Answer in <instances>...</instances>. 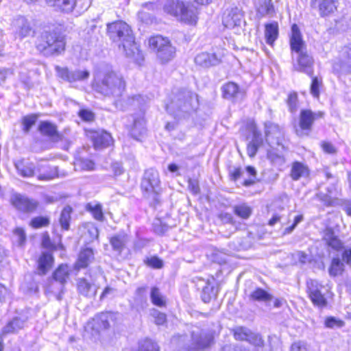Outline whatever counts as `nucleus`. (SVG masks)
Instances as JSON below:
<instances>
[{"label":"nucleus","instance_id":"38","mask_svg":"<svg viewBox=\"0 0 351 351\" xmlns=\"http://www.w3.org/2000/svg\"><path fill=\"white\" fill-rule=\"evenodd\" d=\"M344 263L339 257H334L328 269L330 276L335 277L341 275L344 271Z\"/></svg>","mask_w":351,"mask_h":351},{"label":"nucleus","instance_id":"56","mask_svg":"<svg viewBox=\"0 0 351 351\" xmlns=\"http://www.w3.org/2000/svg\"><path fill=\"white\" fill-rule=\"evenodd\" d=\"M322 84V81L317 77H313L311 85L310 91L311 95L316 98L319 96V86Z\"/></svg>","mask_w":351,"mask_h":351},{"label":"nucleus","instance_id":"55","mask_svg":"<svg viewBox=\"0 0 351 351\" xmlns=\"http://www.w3.org/2000/svg\"><path fill=\"white\" fill-rule=\"evenodd\" d=\"M291 351H312V349L306 342L298 341L292 344Z\"/></svg>","mask_w":351,"mask_h":351},{"label":"nucleus","instance_id":"29","mask_svg":"<svg viewBox=\"0 0 351 351\" xmlns=\"http://www.w3.org/2000/svg\"><path fill=\"white\" fill-rule=\"evenodd\" d=\"M25 321L19 317H14L0 331V337L3 338L7 335L14 333L24 327Z\"/></svg>","mask_w":351,"mask_h":351},{"label":"nucleus","instance_id":"5","mask_svg":"<svg viewBox=\"0 0 351 351\" xmlns=\"http://www.w3.org/2000/svg\"><path fill=\"white\" fill-rule=\"evenodd\" d=\"M149 47L156 56L157 60L161 64H167L176 56V47L171 41L160 35L154 36L149 39Z\"/></svg>","mask_w":351,"mask_h":351},{"label":"nucleus","instance_id":"4","mask_svg":"<svg viewBox=\"0 0 351 351\" xmlns=\"http://www.w3.org/2000/svg\"><path fill=\"white\" fill-rule=\"evenodd\" d=\"M108 34L113 42H120L127 55H130V48L134 45V38L130 26L125 22L116 21L108 24Z\"/></svg>","mask_w":351,"mask_h":351},{"label":"nucleus","instance_id":"14","mask_svg":"<svg viewBox=\"0 0 351 351\" xmlns=\"http://www.w3.org/2000/svg\"><path fill=\"white\" fill-rule=\"evenodd\" d=\"M70 276V269L66 264H61L53 273V280L59 283V286L57 288L58 294L57 299L61 300V293L63 292L64 285L66 283Z\"/></svg>","mask_w":351,"mask_h":351},{"label":"nucleus","instance_id":"52","mask_svg":"<svg viewBox=\"0 0 351 351\" xmlns=\"http://www.w3.org/2000/svg\"><path fill=\"white\" fill-rule=\"evenodd\" d=\"M325 326L328 328H341L344 322L334 317H328L325 319Z\"/></svg>","mask_w":351,"mask_h":351},{"label":"nucleus","instance_id":"41","mask_svg":"<svg viewBox=\"0 0 351 351\" xmlns=\"http://www.w3.org/2000/svg\"><path fill=\"white\" fill-rule=\"evenodd\" d=\"M136 351H160V348L156 342L147 338L139 341Z\"/></svg>","mask_w":351,"mask_h":351},{"label":"nucleus","instance_id":"24","mask_svg":"<svg viewBox=\"0 0 351 351\" xmlns=\"http://www.w3.org/2000/svg\"><path fill=\"white\" fill-rule=\"evenodd\" d=\"M220 60L215 53L202 52L197 54L195 58V62L196 64L204 68L215 66L218 64Z\"/></svg>","mask_w":351,"mask_h":351},{"label":"nucleus","instance_id":"39","mask_svg":"<svg viewBox=\"0 0 351 351\" xmlns=\"http://www.w3.org/2000/svg\"><path fill=\"white\" fill-rule=\"evenodd\" d=\"M250 298L254 301L267 302L271 301L273 297L264 289L256 288L251 293Z\"/></svg>","mask_w":351,"mask_h":351},{"label":"nucleus","instance_id":"2","mask_svg":"<svg viewBox=\"0 0 351 351\" xmlns=\"http://www.w3.org/2000/svg\"><path fill=\"white\" fill-rule=\"evenodd\" d=\"M36 49L43 55H59L65 49L64 36L55 31H44L38 38Z\"/></svg>","mask_w":351,"mask_h":351},{"label":"nucleus","instance_id":"45","mask_svg":"<svg viewBox=\"0 0 351 351\" xmlns=\"http://www.w3.org/2000/svg\"><path fill=\"white\" fill-rule=\"evenodd\" d=\"M72 208L69 206H65L62 210L60 217V223L62 228L64 230H68L69 228V221L71 219V213Z\"/></svg>","mask_w":351,"mask_h":351},{"label":"nucleus","instance_id":"15","mask_svg":"<svg viewBox=\"0 0 351 351\" xmlns=\"http://www.w3.org/2000/svg\"><path fill=\"white\" fill-rule=\"evenodd\" d=\"M290 47L292 55H297L301 52L307 51L306 46L302 39L300 29L295 24H293L291 27Z\"/></svg>","mask_w":351,"mask_h":351},{"label":"nucleus","instance_id":"6","mask_svg":"<svg viewBox=\"0 0 351 351\" xmlns=\"http://www.w3.org/2000/svg\"><path fill=\"white\" fill-rule=\"evenodd\" d=\"M324 116L321 111L313 112L303 109L300 112L298 125L295 126V131L298 136H308L311 132L315 121Z\"/></svg>","mask_w":351,"mask_h":351},{"label":"nucleus","instance_id":"18","mask_svg":"<svg viewBox=\"0 0 351 351\" xmlns=\"http://www.w3.org/2000/svg\"><path fill=\"white\" fill-rule=\"evenodd\" d=\"M318 2L319 14L326 17L333 14L337 9L338 0H311V6L315 8Z\"/></svg>","mask_w":351,"mask_h":351},{"label":"nucleus","instance_id":"61","mask_svg":"<svg viewBox=\"0 0 351 351\" xmlns=\"http://www.w3.org/2000/svg\"><path fill=\"white\" fill-rule=\"evenodd\" d=\"M171 343L176 345L178 348L184 349L181 346L182 343H190L191 340H189L188 337L185 335L174 336L171 339Z\"/></svg>","mask_w":351,"mask_h":351},{"label":"nucleus","instance_id":"31","mask_svg":"<svg viewBox=\"0 0 351 351\" xmlns=\"http://www.w3.org/2000/svg\"><path fill=\"white\" fill-rule=\"evenodd\" d=\"M15 167L18 173L23 177L29 178L34 175L35 165L32 162L21 160L16 162Z\"/></svg>","mask_w":351,"mask_h":351},{"label":"nucleus","instance_id":"43","mask_svg":"<svg viewBox=\"0 0 351 351\" xmlns=\"http://www.w3.org/2000/svg\"><path fill=\"white\" fill-rule=\"evenodd\" d=\"M239 92V86L233 82H228L222 86L223 96L226 99L234 98Z\"/></svg>","mask_w":351,"mask_h":351},{"label":"nucleus","instance_id":"51","mask_svg":"<svg viewBox=\"0 0 351 351\" xmlns=\"http://www.w3.org/2000/svg\"><path fill=\"white\" fill-rule=\"evenodd\" d=\"M36 120L37 116L35 114L24 117L22 119L23 130L25 133L29 132L31 128L36 123Z\"/></svg>","mask_w":351,"mask_h":351},{"label":"nucleus","instance_id":"60","mask_svg":"<svg viewBox=\"0 0 351 351\" xmlns=\"http://www.w3.org/2000/svg\"><path fill=\"white\" fill-rule=\"evenodd\" d=\"M77 164L82 170L90 171L94 169L95 164L89 159L80 158L77 160Z\"/></svg>","mask_w":351,"mask_h":351},{"label":"nucleus","instance_id":"7","mask_svg":"<svg viewBox=\"0 0 351 351\" xmlns=\"http://www.w3.org/2000/svg\"><path fill=\"white\" fill-rule=\"evenodd\" d=\"M160 183V180L158 171L151 168L145 171L141 186L142 190L146 194L153 193L154 199L157 200L158 189Z\"/></svg>","mask_w":351,"mask_h":351},{"label":"nucleus","instance_id":"3","mask_svg":"<svg viewBox=\"0 0 351 351\" xmlns=\"http://www.w3.org/2000/svg\"><path fill=\"white\" fill-rule=\"evenodd\" d=\"M123 77L114 72L106 73L104 77L96 83L95 90L105 96L119 97L125 90Z\"/></svg>","mask_w":351,"mask_h":351},{"label":"nucleus","instance_id":"57","mask_svg":"<svg viewBox=\"0 0 351 351\" xmlns=\"http://www.w3.org/2000/svg\"><path fill=\"white\" fill-rule=\"evenodd\" d=\"M287 104L291 112H296L298 109V95L296 93H292L289 95Z\"/></svg>","mask_w":351,"mask_h":351},{"label":"nucleus","instance_id":"23","mask_svg":"<svg viewBox=\"0 0 351 351\" xmlns=\"http://www.w3.org/2000/svg\"><path fill=\"white\" fill-rule=\"evenodd\" d=\"M309 174L310 170L306 165L298 161L291 164L289 176L293 180L297 181L302 178H306Z\"/></svg>","mask_w":351,"mask_h":351},{"label":"nucleus","instance_id":"36","mask_svg":"<svg viewBox=\"0 0 351 351\" xmlns=\"http://www.w3.org/2000/svg\"><path fill=\"white\" fill-rule=\"evenodd\" d=\"M278 35L277 23H269L265 25V37L266 42L269 45H273Z\"/></svg>","mask_w":351,"mask_h":351},{"label":"nucleus","instance_id":"11","mask_svg":"<svg viewBox=\"0 0 351 351\" xmlns=\"http://www.w3.org/2000/svg\"><path fill=\"white\" fill-rule=\"evenodd\" d=\"M308 296L313 304L318 307L323 308L326 306L327 300L322 293V285L315 280H308L306 282Z\"/></svg>","mask_w":351,"mask_h":351},{"label":"nucleus","instance_id":"21","mask_svg":"<svg viewBox=\"0 0 351 351\" xmlns=\"http://www.w3.org/2000/svg\"><path fill=\"white\" fill-rule=\"evenodd\" d=\"M132 125L130 130L131 136L138 140V138L145 132V120L144 119V112L141 110L140 113L136 117H132Z\"/></svg>","mask_w":351,"mask_h":351},{"label":"nucleus","instance_id":"13","mask_svg":"<svg viewBox=\"0 0 351 351\" xmlns=\"http://www.w3.org/2000/svg\"><path fill=\"white\" fill-rule=\"evenodd\" d=\"M86 136L90 138L95 149H101L110 146L112 143L110 134L105 131L86 130Z\"/></svg>","mask_w":351,"mask_h":351},{"label":"nucleus","instance_id":"64","mask_svg":"<svg viewBox=\"0 0 351 351\" xmlns=\"http://www.w3.org/2000/svg\"><path fill=\"white\" fill-rule=\"evenodd\" d=\"M344 57L347 59L348 62V72H351V43L346 46L343 49Z\"/></svg>","mask_w":351,"mask_h":351},{"label":"nucleus","instance_id":"37","mask_svg":"<svg viewBox=\"0 0 351 351\" xmlns=\"http://www.w3.org/2000/svg\"><path fill=\"white\" fill-rule=\"evenodd\" d=\"M214 280L215 279L213 277H212L211 279H208L205 282V286L203 287L201 298L202 301L205 303L209 302L215 295L213 285Z\"/></svg>","mask_w":351,"mask_h":351},{"label":"nucleus","instance_id":"27","mask_svg":"<svg viewBox=\"0 0 351 351\" xmlns=\"http://www.w3.org/2000/svg\"><path fill=\"white\" fill-rule=\"evenodd\" d=\"M256 8L257 13L261 16L272 17L276 14V9L272 0H258Z\"/></svg>","mask_w":351,"mask_h":351},{"label":"nucleus","instance_id":"44","mask_svg":"<svg viewBox=\"0 0 351 351\" xmlns=\"http://www.w3.org/2000/svg\"><path fill=\"white\" fill-rule=\"evenodd\" d=\"M252 210L246 204H241L234 206V213L242 219H248L252 215Z\"/></svg>","mask_w":351,"mask_h":351},{"label":"nucleus","instance_id":"59","mask_svg":"<svg viewBox=\"0 0 351 351\" xmlns=\"http://www.w3.org/2000/svg\"><path fill=\"white\" fill-rule=\"evenodd\" d=\"M246 171L249 174V176L252 177V178L245 180L243 182V185L245 186H250L255 183L256 177V171L254 167H253L252 166H247L246 167Z\"/></svg>","mask_w":351,"mask_h":351},{"label":"nucleus","instance_id":"47","mask_svg":"<svg viewBox=\"0 0 351 351\" xmlns=\"http://www.w3.org/2000/svg\"><path fill=\"white\" fill-rule=\"evenodd\" d=\"M250 330V328L245 326H236L232 329V332L236 340L243 341L246 340Z\"/></svg>","mask_w":351,"mask_h":351},{"label":"nucleus","instance_id":"42","mask_svg":"<svg viewBox=\"0 0 351 351\" xmlns=\"http://www.w3.org/2000/svg\"><path fill=\"white\" fill-rule=\"evenodd\" d=\"M127 241V236L125 234L114 235L110 239V244L114 250L121 252Z\"/></svg>","mask_w":351,"mask_h":351},{"label":"nucleus","instance_id":"35","mask_svg":"<svg viewBox=\"0 0 351 351\" xmlns=\"http://www.w3.org/2000/svg\"><path fill=\"white\" fill-rule=\"evenodd\" d=\"M156 8V6L154 3H145L142 6V9L138 12V19L145 23H152L154 21L153 15L147 12V10L153 11Z\"/></svg>","mask_w":351,"mask_h":351},{"label":"nucleus","instance_id":"9","mask_svg":"<svg viewBox=\"0 0 351 351\" xmlns=\"http://www.w3.org/2000/svg\"><path fill=\"white\" fill-rule=\"evenodd\" d=\"M213 342V337L203 331L193 332L190 343H182L185 350H200L208 348Z\"/></svg>","mask_w":351,"mask_h":351},{"label":"nucleus","instance_id":"53","mask_svg":"<svg viewBox=\"0 0 351 351\" xmlns=\"http://www.w3.org/2000/svg\"><path fill=\"white\" fill-rule=\"evenodd\" d=\"M145 263L154 269H160L163 266V262L157 256L147 257L144 260Z\"/></svg>","mask_w":351,"mask_h":351},{"label":"nucleus","instance_id":"46","mask_svg":"<svg viewBox=\"0 0 351 351\" xmlns=\"http://www.w3.org/2000/svg\"><path fill=\"white\" fill-rule=\"evenodd\" d=\"M245 341L249 342L254 346L263 347L264 346V340L259 333L253 332L250 330Z\"/></svg>","mask_w":351,"mask_h":351},{"label":"nucleus","instance_id":"8","mask_svg":"<svg viewBox=\"0 0 351 351\" xmlns=\"http://www.w3.org/2000/svg\"><path fill=\"white\" fill-rule=\"evenodd\" d=\"M293 68L294 71L302 72L313 76L314 59L307 51L297 55H292Z\"/></svg>","mask_w":351,"mask_h":351},{"label":"nucleus","instance_id":"17","mask_svg":"<svg viewBox=\"0 0 351 351\" xmlns=\"http://www.w3.org/2000/svg\"><path fill=\"white\" fill-rule=\"evenodd\" d=\"M265 136L269 145H282L283 131L278 125L271 122L265 123Z\"/></svg>","mask_w":351,"mask_h":351},{"label":"nucleus","instance_id":"10","mask_svg":"<svg viewBox=\"0 0 351 351\" xmlns=\"http://www.w3.org/2000/svg\"><path fill=\"white\" fill-rule=\"evenodd\" d=\"M10 203L16 210L25 213L35 211L39 205L37 200L20 193L12 194Z\"/></svg>","mask_w":351,"mask_h":351},{"label":"nucleus","instance_id":"58","mask_svg":"<svg viewBox=\"0 0 351 351\" xmlns=\"http://www.w3.org/2000/svg\"><path fill=\"white\" fill-rule=\"evenodd\" d=\"M58 176V167H53L51 168L49 172L46 173L40 174L38 176V180L49 181Z\"/></svg>","mask_w":351,"mask_h":351},{"label":"nucleus","instance_id":"12","mask_svg":"<svg viewBox=\"0 0 351 351\" xmlns=\"http://www.w3.org/2000/svg\"><path fill=\"white\" fill-rule=\"evenodd\" d=\"M56 71L59 77L69 83L85 80L90 75L89 72L86 70L69 71L66 67H60L59 66L56 67Z\"/></svg>","mask_w":351,"mask_h":351},{"label":"nucleus","instance_id":"32","mask_svg":"<svg viewBox=\"0 0 351 351\" xmlns=\"http://www.w3.org/2000/svg\"><path fill=\"white\" fill-rule=\"evenodd\" d=\"M184 2L179 0H166L163 5V10L165 13L178 18L180 11L183 8Z\"/></svg>","mask_w":351,"mask_h":351},{"label":"nucleus","instance_id":"25","mask_svg":"<svg viewBox=\"0 0 351 351\" xmlns=\"http://www.w3.org/2000/svg\"><path fill=\"white\" fill-rule=\"evenodd\" d=\"M54 259L50 252H43L38 261V274L45 275L52 267Z\"/></svg>","mask_w":351,"mask_h":351},{"label":"nucleus","instance_id":"22","mask_svg":"<svg viewBox=\"0 0 351 351\" xmlns=\"http://www.w3.org/2000/svg\"><path fill=\"white\" fill-rule=\"evenodd\" d=\"M119 317V314L117 313H101L94 318V321L100 328L108 329L117 324Z\"/></svg>","mask_w":351,"mask_h":351},{"label":"nucleus","instance_id":"34","mask_svg":"<svg viewBox=\"0 0 351 351\" xmlns=\"http://www.w3.org/2000/svg\"><path fill=\"white\" fill-rule=\"evenodd\" d=\"M46 2L49 5L66 12L73 11L76 4V0H46Z\"/></svg>","mask_w":351,"mask_h":351},{"label":"nucleus","instance_id":"62","mask_svg":"<svg viewBox=\"0 0 351 351\" xmlns=\"http://www.w3.org/2000/svg\"><path fill=\"white\" fill-rule=\"evenodd\" d=\"M79 116L81 119L86 121H92L95 119V114L93 112L82 109L79 112Z\"/></svg>","mask_w":351,"mask_h":351},{"label":"nucleus","instance_id":"20","mask_svg":"<svg viewBox=\"0 0 351 351\" xmlns=\"http://www.w3.org/2000/svg\"><path fill=\"white\" fill-rule=\"evenodd\" d=\"M15 28L16 37L21 40L34 33L30 22L23 16H19L16 19Z\"/></svg>","mask_w":351,"mask_h":351},{"label":"nucleus","instance_id":"50","mask_svg":"<svg viewBox=\"0 0 351 351\" xmlns=\"http://www.w3.org/2000/svg\"><path fill=\"white\" fill-rule=\"evenodd\" d=\"M13 239L19 246H22L26 241V235L23 228H16L13 231Z\"/></svg>","mask_w":351,"mask_h":351},{"label":"nucleus","instance_id":"40","mask_svg":"<svg viewBox=\"0 0 351 351\" xmlns=\"http://www.w3.org/2000/svg\"><path fill=\"white\" fill-rule=\"evenodd\" d=\"M150 298L153 304L163 307L166 305V299L165 296L162 295L160 290L157 287H152L150 293Z\"/></svg>","mask_w":351,"mask_h":351},{"label":"nucleus","instance_id":"16","mask_svg":"<svg viewBox=\"0 0 351 351\" xmlns=\"http://www.w3.org/2000/svg\"><path fill=\"white\" fill-rule=\"evenodd\" d=\"M243 18V12L239 8H232L227 10L223 14L222 23L226 28L232 29L240 25Z\"/></svg>","mask_w":351,"mask_h":351},{"label":"nucleus","instance_id":"54","mask_svg":"<svg viewBox=\"0 0 351 351\" xmlns=\"http://www.w3.org/2000/svg\"><path fill=\"white\" fill-rule=\"evenodd\" d=\"M151 315L154 317V322L156 325H162L167 321L166 314L161 313L155 308H153L151 311Z\"/></svg>","mask_w":351,"mask_h":351},{"label":"nucleus","instance_id":"48","mask_svg":"<svg viewBox=\"0 0 351 351\" xmlns=\"http://www.w3.org/2000/svg\"><path fill=\"white\" fill-rule=\"evenodd\" d=\"M86 208L92 213L95 219L101 221L104 220V217L101 204H95L93 205L92 204L89 203L87 204Z\"/></svg>","mask_w":351,"mask_h":351},{"label":"nucleus","instance_id":"33","mask_svg":"<svg viewBox=\"0 0 351 351\" xmlns=\"http://www.w3.org/2000/svg\"><path fill=\"white\" fill-rule=\"evenodd\" d=\"M93 285L84 278L77 279V292L85 297L95 295L96 291L93 290Z\"/></svg>","mask_w":351,"mask_h":351},{"label":"nucleus","instance_id":"26","mask_svg":"<svg viewBox=\"0 0 351 351\" xmlns=\"http://www.w3.org/2000/svg\"><path fill=\"white\" fill-rule=\"evenodd\" d=\"M323 240L329 247L335 250H339L343 247V243L335 235L334 230L331 228H326L324 230Z\"/></svg>","mask_w":351,"mask_h":351},{"label":"nucleus","instance_id":"1","mask_svg":"<svg viewBox=\"0 0 351 351\" xmlns=\"http://www.w3.org/2000/svg\"><path fill=\"white\" fill-rule=\"evenodd\" d=\"M199 106L197 95L186 89L173 94L171 101L166 105L167 111L176 118H184L195 111Z\"/></svg>","mask_w":351,"mask_h":351},{"label":"nucleus","instance_id":"49","mask_svg":"<svg viewBox=\"0 0 351 351\" xmlns=\"http://www.w3.org/2000/svg\"><path fill=\"white\" fill-rule=\"evenodd\" d=\"M49 225V219L47 217L38 216L34 217L30 221V226L34 228H40Z\"/></svg>","mask_w":351,"mask_h":351},{"label":"nucleus","instance_id":"28","mask_svg":"<svg viewBox=\"0 0 351 351\" xmlns=\"http://www.w3.org/2000/svg\"><path fill=\"white\" fill-rule=\"evenodd\" d=\"M39 131L43 135L47 136L53 141H58L61 139L56 125L49 121H41L39 125Z\"/></svg>","mask_w":351,"mask_h":351},{"label":"nucleus","instance_id":"63","mask_svg":"<svg viewBox=\"0 0 351 351\" xmlns=\"http://www.w3.org/2000/svg\"><path fill=\"white\" fill-rule=\"evenodd\" d=\"M154 231L158 234H164L168 229L167 226L162 224L160 220H157L153 224Z\"/></svg>","mask_w":351,"mask_h":351},{"label":"nucleus","instance_id":"30","mask_svg":"<svg viewBox=\"0 0 351 351\" xmlns=\"http://www.w3.org/2000/svg\"><path fill=\"white\" fill-rule=\"evenodd\" d=\"M94 258V254L90 248L82 250L78 256L75 267L76 269L86 268Z\"/></svg>","mask_w":351,"mask_h":351},{"label":"nucleus","instance_id":"19","mask_svg":"<svg viewBox=\"0 0 351 351\" xmlns=\"http://www.w3.org/2000/svg\"><path fill=\"white\" fill-rule=\"evenodd\" d=\"M180 14L177 18L178 20L189 25L196 24L197 20V9L193 5L184 3Z\"/></svg>","mask_w":351,"mask_h":351}]
</instances>
